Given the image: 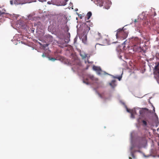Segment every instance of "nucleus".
I'll return each instance as SVG.
<instances>
[{"label":"nucleus","instance_id":"13","mask_svg":"<svg viewBox=\"0 0 159 159\" xmlns=\"http://www.w3.org/2000/svg\"><path fill=\"white\" fill-rule=\"evenodd\" d=\"M90 30V28L89 27L87 26L86 28L84 29V31L85 33L88 32Z\"/></svg>","mask_w":159,"mask_h":159},{"label":"nucleus","instance_id":"29","mask_svg":"<svg viewBox=\"0 0 159 159\" xmlns=\"http://www.w3.org/2000/svg\"><path fill=\"white\" fill-rule=\"evenodd\" d=\"M65 1H66V2H67L68 1V0H66Z\"/></svg>","mask_w":159,"mask_h":159},{"label":"nucleus","instance_id":"5","mask_svg":"<svg viewBox=\"0 0 159 159\" xmlns=\"http://www.w3.org/2000/svg\"><path fill=\"white\" fill-rule=\"evenodd\" d=\"M148 112V109L147 108H142L139 111L140 114L141 115H143Z\"/></svg>","mask_w":159,"mask_h":159},{"label":"nucleus","instance_id":"6","mask_svg":"<svg viewBox=\"0 0 159 159\" xmlns=\"http://www.w3.org/2000/svg\"><path fill=\"white\" fill-rule=\"evenodd\" d=\"M93 69L94 70L96 71L98 74H101L102 70L100 68L94 66L93 67Z\"/></svg>","mask_w":159,"mask_h":159},{"label":"nucleus","instance_id":"1","mask_svg":"<svg viewBox=\"0 0 159 159\" xmlns=\"http://www.w3.org/2000/svg\"><path fill=\"white\" fill-rule=\"evenodd\" d=\"M128 31L123 28L122 29H119L117 30L116 34V38L120 39H124L127 37Z\"/></svg>","mask_w":159,"mask_h":159},{"label":"nucleus","instance_id":"3","mask_svg":"<svg viewBox=\"0 0 159 159\" xmlns=\"http://www.w3.org/2000/svg\"><path fill=\"white\" fill-rule=\"evenodd\" d=\"M88 79H89L91 80L92 81H98V80L97 78H95L94 77L91 75H89V76L88 78H87L86 79V80L87 82H86V81H84L83 82L86 84H89V82H88Z\"/></svg>","mask_w":159,"mask_h":159},{"label":"nucleus","instance_id":"10","mask_svg":"<svg viewBox=\"0 0 159 159\" xmlns=\"http://www.w3.org/2000/svg\"><path fill=\"white\" fill-rule=\"evenodd\" d=\"M92 13L90 11H89L87 13L86 16L87 20L89 19L92 16Z\"/></svg>","mask_w":159,"mask_h":159},{"label":"nucleus","instance_id":"23","mask_svg":"<svg viewBox=\"0 0 159 159\" xmlns=\"http://www.w3.org/2000/svg\"><path fill=\"white\" fill-rule=\"evenodd\" d=\"M10 3L11 4H12V3H13V2L12 1H10Z\"/></svg>","mask_w":159,"mask_h":159},{"label":"nucleus","instance_id":"7","mask_svg":"<svg viewBox=\"0 0 159 159\" xmlns=\"http://www.w3.org/2000/svg\"><path fill=\"white\" fill-rule=\"evenodd\" d=\"M150 25H151L153 27L152 28L153 29L155 30H157V27L158 26V25H156V24L155 23L154 20H152V22H150Z\"/></svg>","mask_w":159,"mask_h":159},{"label":"nucleus","instance_id":"17","mask_svg":"<svg viewBox=\"0 0 159 159\" xmlns=\"http://www.w3.org/2000/svg\"><path fill=\"white\" fill-rule=\"evenodd\" d=\"M131 114V117L133 118H134L135 117L134 116L135 115L134 114H133L132 113H130Z\"/></svg>","mask_w":159,"mask_h":159},{"label":"nucleus","instance_id":"2","mask_svg":"<svg viewBox=\"0 0 159 159\" xmlns=\"http://www.w3.org/2000/svg\"><path fill=\"white\" fill-rule=\"evenodd\" d=\"M132 47L134 52H141L142 49L139 46V45H133Z\"/></svg>","mask_w":159,"mask_h":159},{"label":"nucleus","instance_id":"27","mask_svg":"<svg viewBox=\"0 0 159 159\" xmlns=\"http://www.w3.org/2000/svg\"><path fill=\"white\" fill-rule=\"evenodd\" d=\"M42 56L43 57H45V56L44 55V54H43V55H42Z\"/></svg>","mask_w":159,"mask_h":159},{"label":"nucleus","instance_id":"21","mask_svg":"<svg viewBox=\"0 0 159 159\" xmlns=\"http://www.w3.org/2000/svg\"><path fill=\"white\" fill-rule=\"evenodd\" d=\"M98 95L101 98H102V95L98 93Z\"/></svg>","mask_w":159,"mask_h":159},{"label":"nucleus","instance_id":"28","mask_svg":"<svg viewBox=\"0 0 159 159\" xmlns=\"http://www.w3.org/2000/svg\"><path fill=\"white\" fill-rule=\"evenodd\" d=\"M129 159H132V158L131 157H129Z\"/></svg>","mask_w":159,"mask_h":159},{"label":"nucleus","instance_id":"4","mask_svg":"<svg viewBox=\"0 0 159 159\" xmlns=\"http://www.w3.org/2000/svg\"><path fill=\"white\" fill-rule=\"evenodd\" d=\"M132 41L134 45H139L140 43V40L137 37L133 39Z\"/></svg>","mask_w":159,"mask_h":159},{"label":"nucleus","instance_id":"8","mask_svg":"<svg viewBox=\"0 0 159 159\" xmlns=\"http://www.w3.org/2000/svg\"><path fill=\"white\" fill-rule=\"evenodd\" d=\"M95 37L97 39H99L102 37L101 34L100 33H98L95 35Z\"/></svg>","mask_w":159,"mask_h":159},{"label":"nucleus","instance_id":"20","mask_svg":"<svg viewBox=\"0 0 159 159\" xmlns=\"http://www.w3.org/2000/svg\"><path fill=\"white\" fill-rule=\"evenodd\" d=\"M145 24H146V25H148V21L145 22Z\"/></svg>","mask_w":159,"mask_h":159},{"label":"nucleus","instance_id":"15","mask_svg":"<svg viewBox=\"0 0 159 159\" xmlns=\"http://www.w3.org/2000/svg\"><path fill=\"white\" fill-rule=\"evenodd\" d=\"M142 122L144 125L146 126L147 125V123L145 120H143Z\"/></svg>","mask_w":159,"mask_h":159},{"label":"nucleus","instance_id":"25","mask_svg":"<svg viewBox=\"0 0 159 159\" xmlns=\"http://www.w3.org/2000/svg\"><path fill=\"white\" fill-rule=\"evenodd\" d=\"M153 110L154 111H155V107H153Z\"/></svg>","mask_w":159,"mask_h":159},{"label":"nucleus","instance_id":"9","mask_svg":"<svg viewBox=\"0 0 159 159\" xmlns=\"http://www.w3.org/2000/svg\"><path fill=\"white\" fill-rule=\"evenodd\" d=\"M97 2L100 6H103V3L104 0H96Z\"/></svg>","mask_w":159,"mask_h":159},{"label":"nucleus","instance_id":"26","mask_svg":"<svg viewBox=\"0 0 159 159\" xmlns=\"http://www.w3.org/2000/svg\"><path fill=\"white\" fill-rule=\"evenodd\" d=\"M134 22H137V20H136V19H135V20H134Z\"/></svg>","mask_w":159,"mask_h":159},{"label":"nucleus","instance_id":"18","mask_svg":"<svg viewBox=\"0 0 159 159\" xmlns=\"http://www.w3.org/2000/svg\"><path fill=\"white\" fill-rule=\"evenodd\" d=\"M5 14V13L4 12H2V11H0V16H1V15H2Z\"/></svg>","mask_w":159,"mask_h":159},{"label":"nucleus","instance_id":"31","mask_svg":"<svg viewBox=\"0 0 159 159\" xmlns=\"http://www.w3.org/2000/svg\"><path fill=\"white\" fill-rule=\"evenodd\" d=\"M46 46H48V44H46Z\"/></svg>","mask_w":159,"mask_h":159},{"label":"nucleus","instance_id":"11","mask_svg":"<svg viewBox=\"0 0 159 159\" xmlns=\"http://www.w3.org/2000/svg\"><path fill=\"white\" fill-rule=\"evenodd\" d=\"M80 55L83 59L87 57V54L84 53H81Z\"/></svg>","mask_w":159,"mask_h":159},{"label":"nucleus","instance_id":"14","mask_svg":"<svg viewBox=\"0 0 159 159\" xmlns=\"http://www.w3.org/2000/svg\"><path fill=\"white\" fill-rule=\"evenodd\" d=\"M130 113H132L133 114H134V115H136V110L135 109H132L131 110V112H130Z\"/></svg>","mask_w":159,"mask_h":159},{"label":"nucleus","instance_id":"22","mask_svg":"<svg viewBox=\"0 0 159 159\" xmlns=\"http://www.w3.org/2000/svg\"><path fill=\"white\" fill-rule=\"evenodd\" d=\"M126 41H125L124 42V43H123V44H126Z\"/></svg>","mask_w":159,"mask_h":159},{"label":"nucleus","instance_id":"24","mask_svg":"<svg viewBox=\"0 0 159 159\" xmlns=\"http://www.w3.org/2000/svg\"><path fill=\"white\" fill-rule=\"evenodd\" d=\"M118 78L119 79V80H120V79H121V77H119Z\"/></svg>","mask_w":159,"mask_h":159},{"label":"nucleus","instance_id":"19","mask_svg":"<svg viewBox=\"0 0 159 159\" xmlns=\"http://www.w3.org/2000/svg\"><path fill=\"white\" fill-rule=\"evenodd\" d=\"M126 110L128 112L130 113V112H131V110H130V109H128V108H127Z\"/></svg>","mask_w":159,"mask_h":159},{"label":"nucleus","instance_id":"30","mask_svg":"<svg viewBox=\"0 0 159 159\" xmlns=\"http://www.w3.org/2000/svg\"><path fill=\"white\" fill-rule=\"evenodd\" d=\"M137 151L138 152H140V151H139V150H138Z\"/></svg>","mask_w":159,"mask_h":159},{"label":"nucleus","instance_id":"12","mask_svg":"<svg viewBox=\"0 0 159 159\" xmlns=\"http://www.w3.org/2000/svg\"><path fill=\"white\" fill-rule=\"evenodd\" d=\"M116 82V80H112L111 82L110 83V85L112 87H114L115 86V82Z\"/></svg>","mask_w":159,"mask_h":159},{"label":"nucleus","instance_id":"16","mask_svg":"<svg viewBox=\"0 0 159 159\" xmlns=\"http://www.w3.org/2000/svg\"><path fill=\"white\" fill-rule=\"evenodd\" d=\"M49 60L52 61H54L56 60V59L54 57L49 58Z\"/></svg>","mask_w":159,"mask_h":159}]
</instances>
